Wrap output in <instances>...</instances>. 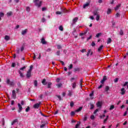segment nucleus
<instances>
[{"instance_id": "obj_1", "label": "nucleus", "mask_w": 128, "mask_h": 128, "mask_svg": "<svg viewBox=\"0 0 128 128\" xmlns=\"http://www.w3.org/2000/svg\"><path fill=\"white\" fill-rule=\"evenodd\" d=\"M34 2L36 6L40 8V6H42V1H40V0H34Z\"/></svg>"}, {"instance_id": "obj_2", "label": "nucleus", "mask_w": 128, "mask_h": 128, "mask_svg": "<svg viewBox=\"0 0 128 128\" xmlns=\"http://www.w3.org/2000/svg\"><path fill=\"white\" fill-rule=\"evenodd\" d=\"M78 17H76L74 18L73 20H72V26H74V24H76V22H78Z\"/></svg>"}, {"instance_id": "obj_3", "label": "nucleus", "mask_w": 128, "mask_h": 128, "mask_svg": "<svg viewBox=\"0 0 128 128\" xmlns=\"http://www.w3.org/2000/svg\"><path fill=\"white\" fill-rule=\"evenodd\" d=\"M26 76L27 78H30L32 76V72H30V71H28L26 74Z\"/></svg>"}, {"instance_id": "obj_4", "label": "nucleus", "mask_w": 128, "mask_h": 128, "mask_svg": "<svg viewBox=\"0 0 128 128\" xmlns=\"http://www.w3.org/2000/svg\"><path fill=\"white\" fill-rule=\"evenodd\" d=\"M12 98H13L14 100H16V90H13L12 91Z\"/></svg>"}, {"instance_id": "obj_5", "label": "nucleus", "mask_w": 128, "mask_h": 128, "mask_svg": "<svg viewBox=\"0 0 128 128\" xmlns=\"http://www.w3.org/2000/svg\"><path fill=\"white\" fill-rule=\"evenodd\" d=\"M42 104L41 102H40L39 103H37L34 106V108H40V105Z\"/></svg>"}, {"instance_id": "obj_6", "label": "nucleus", "mask_w": 128, "mask_h": 128, "mask_svg": "<svg viewBox=\"0 0 128 128\" xmlns=\"http://www.w3.org/2000/svg\"><path fill=\"white\" fill-rule=\"evenodd\" d=\"M18 112H22V105H20V104L18 103Z\"/></svg>"}, {"instance_id": "obj_7", "label": "nucleus", "mask_w": 128, "mask_h": 128, "mask_svg": "<svg viewBox=\"0 0 128 128\" xmlns=\"http://www.w3.org/2000/svg\"><path fill=\"white\" fill-rule=\"evenodd\" d=\"M41 42L42 44H46V41L44 40V38H42L41 40Z\"/></svg>"}, {"instance_id": "obj_8", "label": "nucleus", "mask_w": 128, "mask_h": 128, "mask_svg": "<svg viewBox=\"0 0 128 128\" xmlns=\"http://www.w3.org/2000/svg\"><path fill=\"white\" fill-rule=\"evenodd\" d=\"M120 94H122V96H124V94H126V90H124V88H122L120 90Z\"/></svg>"}, {"instance_id": "obj_9", "label": "nucleus", "mask_w": 128, "mask_h": 128, "mask_svg": "<svg viewBox=\"0 0 128 128\" xmlns=\"http://www.w3.org/2000/svg\"><path fill=\"white\" fill-rule=\"evenodd\" d=\"M46 82V78H44L42 82L44 86H46V84H48V82Z\"/></svg>"}, {"instance_id": "obj_10", "label": "nucleus", "mask_w": 128, "mask_h": 128, "mask_svg": "<svg viewBox=\"0 0 128 128\" xmlns=\"http://www.w3.org/2000/svg\"><path fill=\"white\" fill-rule=\"evenodd\" d=\"M106 80V76H104L103 79L101 80V84H104Z\"/></svg>"}, {"instance_id": "obj_11", "label": "nucleus", "mask_w": 128, "mask_h": 128, "mask_svg": "<svg viewBox=\"0 0 128 128\" xmlns=\"http://www.w3.org/2000/svg\"><path fill=\"white\" fill-rule=\"evenodd\" d=\"M26 32H28V29H26L24 30H22V34L23 36H24V34H26Z\"/></svg>"}, {"instance_id": "obj_12", "label": "nucleus", "mask_w": 128, "mask_h": 128, "mask_svg": "<svg viewBox=\"0 0 128 128\" xmlns=\"http://www.w3.org/2000/svg\"><path fill=\"white\" fill-rule=\"evenodd\" d=\"M18 72V74H20V78L24 77V74H22V71H20V70H19Z\"/></svg>"}, {"instance_id": "obj_13", "label": "nucleus", "mask_w": 128, "mask_h": 128, "mask_svg": "<svg viewBox=\"0 0 128 128\" xmlns=\"http://www.w3.org/2000/svg\"><path fill=\"white\" fill-rule=\"evenodd\" d=\"M82 110V107L80 106L78 109L75 110L76 112H80Z\"/></svg>"}, {"instance_id": "obj_14", "label": "nucleus", "mask_w": 128, "mask_h": 128, "mask_svg": "<svg viewBox=\"0 0 128 128\" xmlns=\"http://www.w3.org/2000/svg\"><path fill=\"white\" fill-rule=\"evenodd\" d=\"M96 106H97L98 108H101L102 107V102H98V103L96 104Z\"/></svg>"}, {"instance_id": "obj_15", "label": "nucleus", "mask_w": 128, "mask_h": 128, "mask_svg": "<svg viewBox=\"0 0 128 128\" xmlns=\"http://www.w3.org/2000/svg\"><path fill=\"white\" fill-rule=\"evenodd\" d=\"M4 40H10V36L6 35L4 37Z\"/></svg>"}, {"instance_id": "obj_16", "label": "nucleus", "mask_w": 128, "mask_h": 128, "mask_svg": "<svg viewBox=\"0 0 128 128\" xmlns=\"http://www.w3.org/2000/svg\"><path fill=\"white\" fill-rule=\"evenodd\" d=\"M76 82H74L73 84H72V88H76Z\"/></svg>"}, {"instance_id": "obj_17", "label": "nucleus", "mask_w": 128, "mask_h": 128, "mask_svg": "<svg viewBox=\"0 0 128 128\" xmlns=\"http://www.w3.org/2000/svg\"><path fill=\"white\" fill-rule=\"evenodd\" d=\"M16 122H18V119H15L14 120L12 121V126H14Z\"/></svg>"}, {"instance_id": "obj_18", "label": "nucleus", "mask_w": 128, "mask_h": 128, "mask_svg": "<svg viewBox=\"0 0 128 128\" xmlns=\"http://www.w3.org/2000/svg\"><path fill=\"white\" fill-rule=\"evenodd\" d=\"M108 116H106V118L104 120V124H106V122H108Z\"/></svg>"}, {"instance_id": "obj_19", "label": "nucleus", "mask_w": 128, "mask_h": 128, "mask_svg": "<svg viewBox=\"0 0 128 128\" xmlns=\"http://www.w3.org/2000/svg\"><path fill=\"white\" fill-rule=\"evenodd\" d=\"M52 84V82H48V88H52L51 87Z\"/></svg>"}, {"instance_id": "obj_20", "label": "nucleus", "mask_w": 128, "mask_h": 128, "mask_svg": "<svg viewBox=\"0 0 128 128\" xmlns=\"http://www.w3.org/2000/svg\"><path fill=\"white\" fill-rule=\"evenodd\" d=\"M102 48H104V46L102 45L101 46H100L98 48V52H100L102 50Z\"/></svg>"}, {"instance_id": "obj_21", "label": "nucleus", "mask_w": 128, "mask_h": 128, "mask_svg": "<svg viewBox=\"0 0 128 128\" xmlns=\"http://www.w3.org/2000/svg\"><path fill=\"white\" fill-rule=\"evenodd\" d=\"M90 6V3H86L84 5L83 8H86V6Z\"/></svg>"}, {"instance_id": "obj_22", "label": "nucleus", "mask_w": 128, "mask_h": 128, "mask_svg": "<svg viewBox=\"0 0 128 128\" xmlns=\"http://www.w3.org/2000/svg\"><path fill=\"white\" fill-rule=\"evenodd\" d=\"M110 90V87L108 86H106L105 88V91L108 92Z\"/></svg>"}, {"instance_id": "obj_23", "label": "nucleus", "mask_w": 128, "mask_h": 128, "mask_svg": "<svg viewBox=\"0 0 128 128\" xmlns=\"http://www.w3.org/2000/svg\"><path fill=\"white\" fill-rule=\"evenodd\" d=\"M62 86V83H60L58 84H56V86L60 88H61V86Z\"/></svg>"}, {"instance_id": "obj_24", "label": "nucleus", "mask_w": 128, "mask_h": 128, "mask_svg": "<svg viewBox=\"0 0 128 128\" xmlns=\"http://www.w3.org/2000/svg\"><path fill=\"white\" fill-rule=\"evenodd\" d=\"M120 36H124V31L122 29L120 30Z\"/></svg>"}, {"instance_id": "obj_25", "label": "nucleus", "mask_w": 128, "mask_h": 128, "mask_svg": "<svg viewBox=\"0 0 128 128\" xmlns=\"http://www.w3.org/2000/svg\"><path fill=\"white\" fill-rule=\"evenodd\" d=\"M34 86H38V80H34Z\"/></svg>"}, {"instance_id": "obj_26", "label": "nucleus", "mask_w": 128, "mask_h": 128, "mask_svg": "<svg viewBox=\"0 0 128 128\" xmlns=\"http://www.w3.org/2000/svg\"><path fill=\"white\" fill-rule=\"evenodd\" d=\"M120 4H118L115 8V10H118V8L120 7Z\"/></svg>"}, {"instance_id": "obj_27", "label": "nucleus", "mask_w": 128, "mask_h": 128, "mask_svg": "<svg viewBox=\"0 0 128 128\" xmlns=\"http://www.w3.org/2000/svg\"><path fill=\"white\" fill-rule=\"evenodd\" d=\"M88 120V115L86 114L84 116V121L86 122Z\"/></svg>"}, {"instance_id": "obj_28", "label": "nucleus", "mask_w": 128, "mask_h": 128, "mask_svg": "<svg viewBox=\"0 0 128 128\" xmlns=\"http://www.w3.org/2000/svg\"><path fill=\"white\" fill-rule=\"evenodd\" d=\"M90 110H92V109H94V106L92 104L90 103Z\"/></svg>"}, {"instance_id": "obj_29", "label": "nucleus", "mask_w": 128, "mask_h": 128, "mask_svg": "<svg viewBox=\"0 0 128 128\" xmlns=\"http://www.w3.org/2000/svg\"><path fill=\"white\" fill-rule=\"evenodd\" d=\"M93 14H94V16H98V14H98V11H94V12H93Z\"/></svg>"}, {"instance_id": "obj_30", "label": "nucleus", "mask_w": 128, "mask_h": 128, "mask_svg": "<svg viewBox=\"0 0 128 128\" xmlns=\"http://www.w3.org/2000/svg\"><path fill=\"white\" fill-rule=\"evenodd\" d=\"M34 68V66L32 65H31L30 66V69H29V70L28 71L32 72V68Z\"/></svg>"}, {"instance_id": "obj_31", "label": "nucleus", "mask_w": 128, "mask_h": 128, "mask_svg": "<svg viewBox=\"0 0 128 128\" xmlns=\"http://www.w3.org/2000/svg\"><path fill=\"white\" fill-rule=\"evenodd\" d=\"M111 42H112V38H108L107 42V44H110Z\"/></svg>"}, {"instance_id": "obj_32", "label": "nucleus", "mask_w": 128, "mask_h": 128, "mask_svg": "<svg viewBox=\"0 0 128 128\" xmlns=\"http://www.w3.org/2000/svg\"><path fill=\"white\" fill-rule=\"evenodd\" d=\"M30 106H28L27 108H26V112H30Z\"/></svg>"}, {"instance_id": "obj_33", "label": "nucleus", "mask_w": 128, "mask_h": 128, "mask_svg": "<svg viewBox=\"0 0 128 128\" xmlns=\"http://www.w3.org/2000/svg\"><path fill=\"white\" fill-rule=\"evenodd\" d=\"M59 30H61V32H62L64 30V27H62V26H60Z\"/></svg>"}, {"instance_id": "obj_34", "label": "nucleus", "mask_w": 128, "mask_h": 128, "mask_svg": "<svg viewBox=\"0 0 128 128\" xmlns=\"http://www.w3.org/2000/svg\"><path fill=\"white\" fill-rule=\"evenodd\" d=\"M100 14L97 15L96 16V20L97 21L100 20Z\"/></svg>"}, {"instance_id": "obj_35", "label": "nucleus", "mask_w": 128, "mask_h": 128, "mask_svg": "<svg viewBox=\"0 0 128 128\" xmlns=\"http://www.w3.org/2000/svg\"><path fill=\"white\" fill-rule=\"evenodd\" d=\"M9 85L11 86H14V82H10Z\"/></svg>"}, {"instance_id": "obj_36", "label": "nucleus", "mask_w": 128, "mask_h": 128, "mask_svg": "<svg viewBox=\"0 0 128 128\" xmlns=\"http://www.w3.org/2000/svg\"><path fill=\"white\" fill-rule=\"evenodd\" d=\"M84 34H86V32H84L83 33L82 32L80 34V36H84Z\"/></svg>"}, {"instance_id": "obj_37", "label": "nucleus", "mask_w": 128, "mask_h": 128, "mask_svg": "<svg viewBox=\"0 0 128 128\" xmlns=\"http://www.w3.org/2000/svg\"><path fill=\"white\" fill-rule=\"evenodd\" d=\"M74 102H71L70 103V106H71V108H72V106H74Z\"/></svg>"}, {"instance_id": "obj_38", "label": "nucleus", "mask_w": 128, "mask_h": 128, "mask_svg": "<svg viewBox=\"0 0 128 128\" xmlns=\"http://www.w3.org/2000/svg\"><path fill=\"white\" fill-rule=\"evenodd\" d=\"M114 106L112 105L110 106V110H114Z\"/></svg>"}, {"instance_id": "obj_39", "label": "nucleus", "mask_w": 128, "mask_h": 128, "mask_svg": "<svg viewBox=\"0 0 128 128\" xmlns=\"http://www.w3.org/2000/svg\"><path fill=\"white\" fill-rule=\"evenodd\" d=\"M80 68H75L74 69V72H80Z\"/></svg>"}, {"instance_id": "obj_40", "label": "nucleus", "mask_w": 128, "mask_h": 128, "mask_svg": "<svg viewBox=\"0 0 128 128\" xmlns=\"http://www.w3.org/2000/svg\"><path fill=\"white\" fill-rule=\"evenodd\" d=\"M12 12H8L7 13V16H12Z\"/></svg>"}, {"instance_id": "obj_41", "label": "nucleus", "mask_w": 128, "mask_h": 128, "mask_svg": "<svg viewBox=\"0 0 128 128\" xmlns=\"http://www.w3.org/2000/svg\"><path fill=\"white\" fill-rule=\"evenodd\" d=\"M73 66H74V65H72V64H70L68 68L69 70H72V68Z\"/></svg>"}, {"instance_id": "obj_42", "label": "nucleus", "mask_w": 128, "mask_h": 128, "mask_svg": "<svg viewBox=\"0 0 128 128\" xmlns=\"http://www.w3.org/2000/svg\"><path fill=\"white\" fill-rule=\"evenodd\" d=\"M110 12H112V10L110 9H108V10L107 11L108 14H110Z\"/></svg>"}, {"instance_id": "obj_43", "label": "nucleus", "mask_w": 128, "mask_h": 128, "mask_svg": "<svg viewBox=\"0 0 128 128\" xmlns=\"http://www.w3.org/2000/svg\"><path fill=\"white\" fill-rule=\"evenodd\" d=\"M105 117H106V114H104L102 116H100V118L102 119V118H105Z\"/></svg>"}, {"instance_id": "obj_44", "label": "nucleus", "mask_w": 128, "mask_h": 128, "mask_svg": "<svg viewBox=\"0 0 128 128\" xmlns=\"http://www.w3.org/2000/svg\"><path fill=\"white\" fill-rule=\"evenodd\" d=\"M102 36V33H98L96 35V38H100V36Z\"/></svg>"}, {"instance_id": "obj_45", "label": "nucleus", "mask_w": 128, "mask_h": 128, "mask_svg": "<svg viewBox=\"0 0 128 128\" xmlns=\"http://www.w3.org/2000/svg\"><path fill=\"white\" fill-rule=\"evenodd\" d=\"M62 14V12H61L60 11H57L56 12V14Z\"/></svg>"}, {"instance_id": "obj_46", "label": "nucleus", "mask_w": 128, "mask_h": 128, "mask_svg": "<svg viewBox=\"0 0 128 128\" xmlns=\"http://www.w3.org/2000/svg\"><path fill=\"white\" fill-rule=\"evenodd\" d=\"M82 80H83L82 79H81L80 80V86L81 88L82 86Z\"/></svg>"}, {"instance_id": "obj_47", "label": "nucleus", "mask_w": 128, "mask_h": 128, "mask_svg": "<svg viewBox=\"0 0 128 128\" xmlns=\"http://www.w3.org/2000/svg\"><path fill=\"white\" fill-rule=\"evenodd\" d=\"M4 16V14L2 12H0V18H2V16Z\"/></svg>"}, {"instance_id": "obj_48", "label": "nucleus", "mask_w": 128, "mask_h": 128, "mask_svg": "<svg viewBox=\"0 0 128 128\" xmlns=\"http://www.w3.org/2000/svg\"><path fill=\"white\" fill-rule=\"evenodd\" d=\"M100 109H96L94 112V114H96L98 112Z\"/></svg>"}, {"instance_id": "obj_49", "label": "nucleus", "mask_w": 128, "mask_h": 128, "mask_svg": "<svg viewBox=\"0 0 128 128\" xmlns=\"http://www.w3.org/2000/svg\"><path fill=\"white\" fill-rule=\"evenodd\" d=\"M10 79H7L6 80V84H10Z\"/></svg>"}, {"instance_id": "obj_50", "label": "nucleus", "mask_w": 128, "mask_h": 128, "mask_svg": "<svg viewBox=\"0 0 128 128\" xmlns=\"http://www.w3.org/2000/svg\"><path fill=\"white\" fill-rule=\"evenodd\" d=\"M57 98H58L59 100H62V96H56Z\"/></svg>"}, {"instance_id": "obj_51", "label": "nucleus", "mask_w": 128, "mask_h": 128, "mask_svg": "<svg viewBox=\"0 0 128 128\" xmlns=\"http://www.w3.org/2000/svg\"><path fill=\"white\" fill-rule=\"evenodd\" d=\"M26 66H24V67L20 68V70H24V69H26Z\"/></svg>"}, {"instance_id": "obj_52", "label": "nucleus", "mask_w": 128, "mask_h": 128, "mask_svg": "<svg viewBox=\"0 0 128 128\" xmlns=\"http://www.w3.org/2000/svg\"><path fill=\"white\" fill-rule=\"evenodd\" d=\"M26 12H30V7H26Z\"/></svg>"}, {"instance_id": "obj_53", "label": "nucleus", "mask_w": 128, "mask_h": 128, "mask_svg": "<svg viewBox=\"0 0 128 128\" xmlns=\"http://www.w3.org/2000/svg\"><path fill=\"white\" fill-rule=\"evenodd\" d=\"M57 48H58V50H60V48H62V46H60V45H58Z\"/></svg>"}, {"instance_id": "obj_54", "label": "nucleus", "mask_w": 128, "mask_h": 128, "mask_svg": "<svg viewBox=\"0 0 128 128\" xmlns=\"http://www.w3.org/2000/svg\"><path fill=\"white\" fill-rule=\"evenodd\" d=\"M128 82H126L124 84H123V86H128Z\"/></svg>"}, {"instance_id": "obj_55", "label": "nucleus", "mask_w": 128, "mask_h": 128, "mask_svg": "<svg viewBox=\"0 0 128 128\" xmlns=\"http://www.w3.org/2000/svg\"><path fill=\"white\" fill-rule=\"evenodd\" d=\"M2 126H4V118H3L2 119Z\"/></svg>"}, {"instance_id": "obj_56", "label": "nucleus", "mask_w": 128, "mask_h": 128, "mask_svg": "<svg viewBox=\"0 0 128 128\" xmlns=\"http://www.w3.org/2000/svg\"><path fill=\"white\" fill-rule=\"evenodd\" d=\"M90 50H88V51L86 54L87 56H90Z\"/></svg>"}, {"instance_id": "obj_57", "label": "nucleus", "mask_w": 128, "mask_h": 128, "mask_svg": "<svg viewBox=\"0 0 128 128\" xmlns=\"http://www.w3.org/2000/svg\"><path fill=\"white\" fill-rule=\"evenodd\" d=\"M52 49L50 48H48V49L46 50V52H51Z\"/></svg>"}, {"instance_id": "obj_58", "label": "nucleus", "mask_w": 128, "mask_h": 128, "mask_svg": "<svg viewBox=\"0 0 128 128\" xmlns=\"http://www.w3.org/2000/svg\"><path fill=\"white\" fill-rule=\"evenodd\" d=\"M18 86L19 88H22V84H20V82H18Z\"/></svg>"}, {"instance_id": "obj_59", "label": "nucleus", "mask_w": 128, "mask_h": 128, "mask_svg": "<svg viewBox=\"0 0 128 128\" xmlns=\"http://www.w3.org/2000/svg\"><path fill=\"white\" fill-rule=\"evenodd\" d=\"M118 82V78H116L114 80V82Z\"/></svg>"}, {"instance_id": "obj_60", "label": "nucleus", "mask_w": 128, "mask_h": 128, "mask_svg": "<svg viewBox=\"0 0 128 128\" xmlns=\"http://www.w3.org/2000/svg\"><path fill=\"white\" fill-rule=\"evenodd\" d=\"M12 68H15L16 67V63H12Z\"/></svg>"}, {"instance_id": "obj_61", "label": "nucleus", "mask_w": 128, "mask_h": 128, "mask_svg": "<svg viewBox=\"0 0 128 128\" xmlns=\"http://www.w3.org/2000/svg\"><path fill=\"white\" fill-rule=\"evenodd\" d=\"M45 126H46V124H42L40 126V128H44Z\"/></svg>"}, {"instance_id": "obj_62", "label": "nucleus", "mask_w": 128, "mask_h": 128, "mask_svg": "<svg viewBox=\"0 0 128 128\" xmlns=\"http://www.w3.org/2000/svg\"><path fill=\"white\" fill-rule=\"evenodd\" d=\"M91 120H94V115H92L90 116Z\"/></svg>"}, {"instance_id": "obj_63", "label": "nucleus", "mask_w": 128, "mask_h": 128, "mask_svg": "<svg viewBox=\"0 0 128 128\" xmlns=\"http://www.w3.org/2000/svg\"><path fill=\"white\" fill-rule=\"evenodd\" d=\"M60 62L62 64V66H64V62L63 61L60 60Z\"/></svg>"}, {"instance_id": "obj_64", "label": "nucleus", "mask_w": 128, "mask_h": 128, "mask_svg": "<svg viewBox=\"0 0 128 128\" xmlns=\"http://www.w3.org/2000/svg\"><path fill=\"white\" fill-rule=\"evenodd\" d=\"M42 22H46V19L44 18H43L42 19Z\"/></svg>"}]
</instances>
